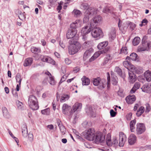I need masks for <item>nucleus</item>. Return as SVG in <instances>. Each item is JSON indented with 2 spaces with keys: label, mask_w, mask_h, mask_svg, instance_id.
Returning <instances> with one entry per match:
<instances>
[{
  "label": "nucleus",
  "mask_w": 151,
  "mask_h": 151,
  "mask_svg": "<svg viewBox=\"0 0 151 151\" xmlns=\"http://www.w3.org/2000/svg\"><path fill=\"white\" fill-rule=\"evenodd\" d=\"M28 103L30 108L33 110H37L39 107L37 99L34 95H31L29 96Z\"/></svg>",
  "instance_id": "nucleus-1"
},
{
  "label": "nucleus",
  "mask_w": 151,
  "mask_h": 151,
  "mask_svg": "<svg viewBox=\"0 0 151 151\" xmlns=\"http://www.w3.org/2000/svg\"><path fill=\"white\" fill-rule=\"evenodd\" d=\"M81 48V46L78 43L70 45L68 48L69 53L70 55H74Z\"/></svg>",
  "instance_id": "nucleus-2"
},
{
  "label": "nucleus",
  "mask_w": 151,
  "mask_h": 151,
  "mask_svg": "<svg viewBox=\"0 0 151 151\" xmlns=\"http://www.w3.org/2000/svg\"><path fill=\"white\" fill-rule=\"evenodd\" d=\"M102 17L100 16L94 17L90 21V27L93 28L94 27H96L98 24L99 23L102 21Z\"/></svg>",
  "instance_id": "nucleus-3"
},
{
  "label": "nucleus",
  "mask_w": 151,
  "mask_h": 151,
  "mask_svg": "<svg viewBox=\"0 0 151 151\" xmlns=\"http://www.w3.org/2000/svg\"><path fill=\"white\" fill-rule=\"evenodd\" d=\"M84 136L88 140L93 141L95 139V134L93 130L90 129L87 130H86Z\"/></svg>",
  "instance_id": "nucleus-4"
},
{
  "label": "nucleus",
  "mask_w": 151,
  "mask_h": 151,
  "mask_svg": "<svg viewBox=\"0 0 151 151\" xmlns=\"http://www.w3.org/2000/svg\"><path fill=\"white\" fill-rule=\"evenodd\" d=\"M151 47V42H142V44L138 46L137 51L139 52L148 50Z\"/></svg>",
  "instance_id": "nucleus-5"
},
{
  "label": "nucleus",
  "mask_w": 151,
  "mask_h": 151,
  "mask_svg": "<svg viewBox=\"0 0 151 151\" xmlns=\"http://www.w3.org/2000/svg\"><path fill=\"white\" fill-rule=\"evenodd\" d=\"M91 30V35L93 37L95 38L98 37L102 34L101 30L99 27H94L92 28Z\"/></svg>",
  "instance_id": "nucleus-6"
},
{
  "label": "nucleus",
  "mask_w": 151,
  "mask_h": 151,
  "mask_svg": "<svg viewBox=\"0 0 151 151\" xmlns=\"http://www.w3.org/2000/svg\"><path fill=\"white\" fill-rule=\"evenodd\" d=\"M127 140V137L125 134L121 132L119 133V145L120 147H123Z\"/></svg>",
  "instance_id": "nucleus-7"
},
{
  "label": "nucleus",
  "mask_w": 151,
  "mask_h": 151,
  "mask_svg": "<svg viewBox=\"0 0 151 151\" xmlns=\"http://www.w3.org/2000/svg\"><path fill=\"white\" fill-rule=\"evenodd\" d=\"M136 126V131L137 134H141L145 131V127L143 123H137Z\"/></svg>",
  "instance_id": "nucleus-8"
},
{
  "label": "nucleus",
  "mask_w": 151,
  "mask_h": 151,
  "mask_svg": "<svg viewBox=\"0 0 151 151\" xmlns=\"http://www.w3.org/2000/svg\"><path fill=\"white\" fill-rule=\"evenodd\" d=\"M105 139V137L103 136L101 133H99L95 134V139H93L96 144L103 142Z\"/></svg>",
  "instance_id": "nucleus-9"
},
{
  "label": "nucleus",
  "mask_w": 151,
  "mask_h": 151,
  "mask_svg": "<svg viewBox=\"0 0 151 151\" xmlns=\"http://www.w3.org/2000/svg\"><path fill=\"white\" fill-rule=\"evenodd\" d=\"M108 50L107 48L96 52L93 55L90 59L89 61L92 62L98 57L101 54L106 53Z\"/></svg>",
  "instance_id": "nucleus-10"
},
{
  "label": "nucleus",
  "mask_w": 151,
  "mask_h": 151,
  "mask_svg": "<svg viewBox=\"0 0 151 151\" xmlns=\"http://www.w3.org/2000/svg\"><path fill=\"white\" fill-rule=\"evenodd\" d=\"M77 32L76 29H69L66 33V37L69 39L73 38L75 36Z\"/></svg>",
  "instance_id": "nucleus-11"
},
{
  "label": "nucleus",
  "mask_w": 151,
  "mask_h": 151,
  "mask_svg": "<svg viewBox=\"0 0 151 151\" xmlns=\"http://www.w3.org/2000/svg\"><path fill=\"white\" fill-rule=\"evenodd\" d=\"M82 104L81 103H76L73 106L71 110V113L73 114L76 111H80L81 109Z\"/></svg>",
  "instance_id": "nucleus-12"
},
{
  "label": "nucleus",
  "mask_w": 151,
  "mask_h": 151,
  "mask_svg": "<svg viewBox=\"0 0 151 151\" xmlns=\"http://www.w3.org/2000/svg\"><path fill=\"white\" fill-rule=\"evenodd\" d=\"M128 74L129 75V79L131 83H133L136 80V78L135 74L133 73V70L132 69L131 70H128Z\"/></svg>",
  "instance_id": "nucleus-13"
},
{
  "label": "nucleus",
  "mask_w": 151,
  "mask_h": 151,
  "mask_svg": "<svg viewBox=\"0 0 151 151\" xmlns=\"http://www.w3.org/2000/svg\"><path fill=\"white\" fill-rule=\"evenodd\" d=\"M137 140V137L134 134H131L128 138V142L129 145H134Z\"/></svg>",
  "instance_id": "nucleus-14"
},
{
  "label": "nucleus",
  "mask_w": 151,
  "mask_h": 151,
  "mask_svg": "<svg viewBox=\"0 0 151 151\" xmlns=\"http://www.w3.org/2000/svg\"><path fill=\"white\" fill-rule=\"evenodd\" d=\"M41 60L43 62H46L53 65H55V61L51 58L48 56H44L43 58H42Z\"/></svg>",
  "instance_id": "nucleus-15"
},
{
  "label": "nucleus",
  "mask_w": 151,
  "mask_h": 151,
  "mask_svg": "<svg viewBox=\"0 0 151 151\" xmlns=\"http://www.w3.org/2000/svg\"><path fill=\"white\" fill-rule=\"evenodd\" d=\"M142 90L147 93H151V85L146 84L144 85L142 87Z\"/></svg>",
  "instance_id": "nucleus-16"
},
{
  "label": "nucleus",
  "mask_w": 151,
  "mask_h": 151,
  "mask_svg": "<svg viewBox=\"0 0 151 151\" xmlns=\"http://www.w3.org/2000/svg\"><path fill=\"white\" fill-rule=\"evenodd\" d=\"M136 99L135 96L133 95L127 96L126 98V100L128 104H131L135 101Z\"/></svg>",
  "instance_id": "nucleus-17"
},
{
  "label": "nucleus",
  "mask_w": 151,
  "mask_h": 151,
  "mask_svg": "<svg viewBox=\"0 0 151 151\" xmlns=\"http://www.w3.org/2000/svg\"><path fill=\"white\" fill-rule=\"evenodd\" d=\"M93 52V50L92 49H90L86 51L83 56V59L84 60H86L90 57Z\"/></svg>",
  "instance_id": "nucleus-18"
},
{
  "label": "nucleus",
  "mask_w": 151,
  "mask_h": 151,
  "mask_svg": "<svg viewBox=\"0 0 151 151\" xmlns=\"http://www.w3.org/2000/svg\"><path fill=\"white\" fill-rule=\"evenodd\" d=\"M92 28L90 27V28L88 29V26H85L81 30V32L83 37H84V35L89 33L91 30Z\"/></svg>",
  "instance_id": "nucleus-19"
},
{
  "label": "nucleus",
  "mask_w": 151,
  "mask_h": 151,
  "mask_svg": "<svg viewBox=\"0 0 151 151\" xmlns=\"http://www.w3.org/2000/svg\"><path fill=\"white\" fill-rule=\"evenodd\" d=\"M86 11H88V14L91 17L94 15L96 14L97 12V9L93 7H89Z\"/></svg>",
  "instance_id": "nucleus-20"
},
{
  "label": "nucleus",
  "mask_w": 151,
  "mask_h": 151,
  "mask_svg": "<svg viewBox=\"0 0 151 151\" xmlns=\"http://www.w3.org/2000/svg\"><path fill=\"white\" fill-rule=\"evenodd\" d=\"M70 108V107L66 104H63L62 108L63 113L65 114H67L69 112Z\"/></svg>",
  "instance_id": "nucleus-21"
},
{
  "label": "nucleus",
  "mask_w": 151,
  "mask_h": 151,
  "mask_svg": "<svg viewBox=\"0 0 151 151\" xmlns=\"http://www.w3.org/2000/svg\"><path fill=\"white\" fill-rule=\"evenodd\" d=\"M138 56L137 54L135 53H131L130 55V57L127 56L126 58V60H128L130 59L131 60L133 61H137Z\"/></svg>",
  "instance_id": "nucleus-22"
},
{
  "label": "nucleus",
  "mask_w": 151,
  "mask_h": 151,
  "mask_svg": "<svg viewBox=\"0 0 151 151\" xmlns=\"http://www.w3.org/2000/svg\"><path fill=\"white\" fill-rule=\"evenodd\" d=\"M144 78L148 82L151 81V72L149 70H147L144 73Z\"/></svg>",
  "instance_id": "nucleus-23"
},
{
  "label": "nucleus",
  "mask_w": 151,
  "mask_h": 151,
  "mask_svg": "<svg viewBox=\"0 0 151 151\" xmlns=\"http://www.w3.org/2000/svg\"><path fill=\"white\" fill-rule=\"evenodd\" d=\"M33 59L31 58H28L24 60V66L25 67L30 66L32 63Z\"/></svg>",
  "instance_id": "nucleus-24"
},
{
  "label": "nucleus",
  "mask_w": 151,
  "mask_h": 151,
  "mask_svg": "<svg viewBox=\"0 0 151 151\" xmlns=\"http://www.w3.org/2000/svg\"><path fill=\"white\" fill-rule=\"evenodd\" d=\"M45 73L48 75L49 78V81L50 83L52 85H54L55 84V82L54 78L52 77V75L49 72H45Z\"/></svg>",
  "instance_id": "nucleus-25"
},
{
  "label": "nucleus",
  "mask_w": 151,
  "mask_h": 151,
  "mask_svg": "<svg viewBox=\"0 0 151 151\" xmlns=\"http://www.w3.org/2000/svg\"><path fill=\"white\" fill-rule=\"evenodd\" d=\"M88 11H86L84 13V16L83 18V22L84 23L87 22L89 19V18L91 17L88 14Z\"/></svg>",
  "instance_id": "nucleus-26"
},
{
  "label": "nucleus",
  "mask_w": 151,
  "mask_h": 151,
  "mask_svg": "<svg viewBox=\"0 0 151 151\" xmlns=\"http://www.w3.org/2000/svg\"><path fill=\"white\" fill-rule=\"evenodd\" d=\"M81 79L83 85H88L90 83L89 79L85 76H83Z\"/></svg>",
  "instance_id": "nucleus-27"
},
{
  "label": "nucleus",
  "mask_w": 151,
  "mask_h": 151,
  "mask_svg": "<svg viewBox=\"0 0 151 151\" xmlns=\"http://www.w3.org/2000/svg\"><path fill=\"white\" fill-rule=\"evenodd\" d=\"M131 69L132 70H133L134 72H135L137 74H140L143 72L142 68H135L133 65H132Z\"/></svg>",
  "instance_id": "nucleus-28"
},
{
  "label": "nucleus",
  "mask_w": 151,
  "mask_h": 151,
  "mask_svg": "<svg viewBox=\"0 0 151 151\" xmlns=\"http://www.w3.org/2000/svg\"><path fill=\"white\" fill-rule=\"evenodd\" d=\"M22 133L23 136L24 137H27L28 134V131L27 126L23 125L22 128Z\"/></svg>",
  "instance_id": "nucleus-29"
},
{
  "label": "nucleus",
  "mask_w": 151,
  "mask_h": 151,
  "mask_svg": "<svg viewBox=\"0 0 151 151\" xmlns=\"http://www.w3.org/2000/svg\"><path fill=\"white\" fill-rule=\"evenodd\" d=\"M108 44V42L105 41L99 43L97 46V47L99 49H101L106 47Z\"/></svg>",
  "instance_id": "nucleus-30"
},
{
  "label": "nucleus",
  "mask_w": 151,
  "mask_h": 151,
  "mask_svg": "<svg viewBox=\"0 0 151 151\" xmlns=\"http://www.w3.org/2000/svg\"><path fill=\"white\" fill-rule=\"evenodd\" d=\"M3 116L6 118H9L10 117V115L9 114L7 109L5 107H3L2 109Z\"/></svg>",
  "instance_id": "nucleus-31"
},
{
  "label": "nucleus",
  "mask_w": 151,
  "mask_h": 151,
  "mask_svg": "<svg viewBox=\"0 0 151 151\" xmlns=\"http://www.w3.org/2000/svg\"><path fill=\"white\" fill-rule=\"evenodd\" d=\"M113 57L111 56L110 54H107L106 55V57L104 59V60L102 63L103 65H104L106 64L108 61L111 60L112 59Z\"/></svg>",
  "instance_id": "nucleus-32"
},
{
  "label": "nucleus",
  "mask_w": 151,
  "mask_h": 151,
  "mask_svg": "<svg viewBox=\"0 0 151 151\" xmlns=\"http://www.w3.org/2000/svg\"><path fill=\"white\" fill-rule=\"evenodd\" d=\"M106 142L108 146H110L112 145V142L111 139V135L109 134H108L106 138Z\"/></svg>",
  "instance_id": "nucleus-33"
},
{
  "label": "nucleus",
  "mask_w": 151,
  "mask_h": 151,
  "mask_svg": "<svg viewBox=\"0 0 151 151\" xmlns=\"http://www.w3.org/2000/svg\"><path fill=\"white\" fill-rule=\"evenodd\" d=\"M136 123V121L135 119L131 121L130 123V127L131 132H133L134 131L135 129V125Z\"/></svg>",
  "instance_id": "nucleus-34"
},
{
  "label": "nucleus",
  "mask_w": 151,
  "mask_h": 151,
  "mask_svg": "<svg viewBox=\"0 0 151 151\" xmlns=\"http://www.w3.org/2000/svg\"><path fill=\"white\" fill-rule=\"evenodd\" d=\"M140 39L139 37H135L133 40V45H138L140 42Z\"/></svg>",
  "instance_id": "nucleus-35"
},
{
  "label": "nucleus",
  "mask_w": 151,
  "mask_h": 151,
  "mask_svg": "<svg viewBox=\"0 0 151 151\" xmlns=\"http://www.w3.org/2000/svg\"><path fill=\"white\" fill-rule=\"evenodd\" d=\"M110 38L112 40H114L116 36V32L115 30H113L109 35Z\"/></svg>",
  "instance_id": "nucleus-36"
},
{
  "label": "nucleus",
  "mask_w": 151,
  "mask_h": 151,
  "mask_svg": "<svg viewBox=\"0 0 151 151\" xmlns=\"http://www.w3.org/2000/svg\"><path fill=\"white\" fill-rule=\"evenodd\" d=\"M144 111V108L143 106H141L138 109L136 113L137 115L139 116H140Z\"/></svg>",
  "instance_id": "nucleus-37"
},
{
  "label": "nucleus",
  "mask_w": 151,
  "mask_h": 151,
  "mask_svg": "<svg viewBox=\"0 0 151 151\" xmlns=\"http://www.w3.org/2000/svg\"><path fill=\"white\" fill-rule=\"evenodd\" d=\"M31 50L32 53L36 54L39 52L40 51V49L39 48L32 47L31 48Z\"/></svg>",
  "instance_id": "nucleus-38"
},
{
  "label": "nucleus",
  "mask_w": 151,
  "mask_h": 151,
  "mask_svg": "<svg viewBox=\"0 0 151 151\" xmlns=\"http://www.w3.org/2000/svg\"><path fill=\"white\" fill-rule=\"evenodd\" d=\"M69 96L68 95H63L62 96L60 99V101L63 102L65 101L68 100L69 99Z\"/></svg>",
  "instance_id": "nucleus-39"
},
{
  "label": "nucleus",
  "mask_w": 151,
  "mask_h": 151,
  "mask_svg": "<svg viewBox=\"0 0 151 151\" xmlns=\"http://www.w3.org/2000/svg\"><path fill=\"white\" fill-rule=\"evenodd\" d=\"M123 65L125 68H127L128 70H129V66L132 67V65H131L130 63L128 61H124L123 62Z\"/></svg>",
  "instance_id": "nucleus-40"
},
{
  "label": "nucleus",
  "mask_w": 151,
  "mask_h": 151,
  "mask_svg": "<svg viewBox=\"0 0 151 151\" xmlns=\"http://www.w3.org/2000/svg\"><path fill=\"white\" fill-rule=\"evenodd\" d=\"M100 79L99 78L94 79L93 81V85L96 86H98L100 83Z\"/></svg>",
  "instance_id": "nucleus-41"
},
{
  "label": "nucleus",
  "mask_w": 151,
  "mask_h": 151,
  "mask_svg": "<svg viewBox=\"0 0 151 151\" xmlns=\"http://www.w3.org/2000/svg\"><path fill=\"white\" fill-rule=\"evenodd\" d=\"M16 79L17 82H18L19 85H21V82L22 80V78H21V75L19 73H17L16 76Z\"/></svg>",
  "instance_id": "nucleus-42"
},
{
  "label": "nucleus",
  "mask_w": 151,
  "mask_h": 151,
  "mask_svg": "<svg viewBox=\"0 0 151 151\" xmlns=\"http://www.w3.org/2000/svg\"><path fill=\"white\" fill-rule=\"evenodd\" d=\"M50 110L49 108L41 110V113L44 115H49L50 114Z\"/></svg>",
  "instance_id": "nucleus-43"
},
{
  "label": "nucleus",
  "mask_w": 151,
  "mask_h": 151,
  "mask_svg": "<svg viewBox=\"0 0 151 151\" xmlns=\"http://www.w3.org/2000/svg\"><path fill=\"white\" fill-rule=\"evenodd\" d=\"M72 14L75 16L78 17L81 14V12L79 10L75 9L73 11Z\"/></svg>",
  "instance_id": "nucleus-44"
},
{
  "label": "nucleus",
  "mask_w": 151,
  "mask_h": 151,
  "mask_svg": "<svg viewBox=\"0 0 151 151\" xmlns=\"http://www.w3.org/2000/svg\"><path fill=\"white\" fill-rule=\"evenodd\" d=\"M107 87L108 88H109L110 87V74L109 73H107Z\"/></svg>",
  "instance_id": "nucleus-45"
},
{
  "label": "nucleus",
  "mask_w": 151,
  "mask_h": 151,
  "mask_svg": "<svg viewBox=\"0 0 151 151\" xmlns=\"http://www.w3.org/2000/svg\"><path fill=\"white\" fill-rule=\"evenodd\" d=\"M115 71L120 76H122L121 69L119 67H116L115 69Z\"/></svg>",
  "instance_id": "nucleus-46"
},
{
  "label": "nucleus",
  "mask_w": 151,
  "mask_h": 151,
  "mask_svg": "<svg viewBox=\"0 0 151 151\" xmlns=\"http://www.w3.org/2000/svg\"><path fill=\"white\" fill-rule=\"evenodd\" d=\"M61 132L62 133L63 135H64L65 134L66 132V129L65 127L63 125H61V126L59 127Z\"/></svg>",
  "instance_id": "nucleus-47"
},
{
  "label": "nucleus",
  "mask_w": 151,
  "mask_h": 151,
  "mask_svg": "<svg viewBox=\"0 0 151 151\" xmlns=\"http://www.w3.org/2000/svg\"><path fill=\"white\" fill-rule=\"evenodd\" d=\"M78 25V23L77 21H76L73 22L70 24V27L72 28L73 29H75L76 28L77 26Z\"/></svg>",
  "instance_id": "nucleus-48"
},
{
  "label": "nucleus",
  "mask_w": 151,
  "mask_h": 151,
  "mask_svg": "<svg viewBox=\"0 0 151 151\" xmlns=\"http://www.w3.org/2000/svg\"><path fill=\"white\" fill-rule=\"evenodd\" d=\"M88 4L87 3H83L81 5L80 7L81 9L85 10L89 8L88 7Z\"/></svg>",
  "instance_id": "nucleus-49"
},
{
  "label": "nucleus",
  "mask_w": 151,
  "mask_h": 151,
  "mask_svg": "<svg viewBox=\"0 0 151 151\" xmlns=\"http://www.w3.org/2000/svg\"><path fill=\"white\" fill-rule=\"evenodd\" d=\"M127 49L126 47H123L121 50V53L126 54L127 53Z\"/></svg>",
  "instance_id": "nucleus-50"
},
{
  "label": "nucleus",
  "mask_w": 151,
  "mask_h": 151,
  "mask_svg": "<svg viewBox=\"0 0 151 151\" xmlns=\"http://www.w3.org/2000/svg\"><path fill=\"white\" fill-rule=\"evenodd\" d=\"M112 142V145L113 144L117 145L118 144H119L118 140L117 139V138L116 137H113Z\"/></svg>",
  "instance_id": "nucleus-51"
},
{
  "label": "nucleus",
  "mask_w": 151,
  "mask_h": 151,
  "mask_svg": "<svg viewBox=\"0 0 151 151\" xmlns=\"http://www.w3.org/2000/svg\"><path fill=\"white\" fill-rule=\"evenodd\" d=\"M129 25L130 28L132 30H133L136 26V25L134 23L131 22H129Z\"/></svg>",
  "instance_id": "nucleus-52"
},
{
  "label": "nucleus",
  "mask_w": 151,
  "mask_h": 151,
  "mask_svg": "<svg viewBox=\"0 0 151 151\" xmlns=\"http://www.w3.org/2000/svg\"><path fill=\"white\" fill-rule=\"evenodd\" d=\"M12 94L15 99H17L18 98L17 92L15 90L12 91Z\"/></svg>",
  "instance_id": "nucleus-53"
},
{
  "label": "nucleus",
  "mask_w": 151,
  "mask_h": 151,
  "mask_svg": "<svg viewBox=\"0 0 151 151\" xmlns=\"http://www.w3.org/2000/svg\"><path fill=\"white\" fill-rule=\"evenodd\" d=\"M103 12L104 13H106L107 14L111 13L110 9L107 7H106L104 8L103 10Z\"/></svg>",
  "instance_id": "nucleus-54"
},
{
  "label": "nucleus",
  "mask_w": 151,
  "mask_h": 151,
  "mask_svg": "<svg viewBox=\"0 0 151 151\" xmlns=\"http://www.w3.org/2000/svg\"><path fill=\"white\" fill-rule=\"evenodd\" d=\"M67 76L66 75H63L61 78L60 81L59 83V84H60L63 82L65 81L67 78Z\"/></svg>",
  "instance_id": "nucleus-55"
},
{
  "label": "nucleus",
  "mask_w": 151,
  "mask_h": 151,
  "mask_svg": "<svg viewBox=\"0 0 151 151\" xmlns=\"http://www.w3.org/2000/svg\"><path fill=\"white\" fill-rule=\"evenodd\" d=\"M28 138L29 140L32 142L33 139V136L32 133L29 132L28 135Z\"/></svg>",
  "instance_id": "nucleus-56"
},
{
  "label": "nucleus",
  "mask_w": 151,
  "mask_h": 151,
  "mask_svg": "<svg viewBox=\"0 0 151 151\" xmlns=\"http://www.w3.org/2000/svg\"><path fill=\"white\" fill-rule=\"evenodd\" d=\"M140 87V84L139 83V82H136L134 84L133 87L135 88V89L137 90Z\"/></svg>",
  "instance_id": "nucleus-57"
},
{
  "label": "nucleus",
  "mask_w": 151,
  "mask_h": 151,
  "mask_svg": "<svg viewBox=\"0 0 151 151\" xmlns=\"http://www.w3.org/2000/svg\"><path fill=\"white\" fill-rule=\"evenodd\" d=\"M129 26V21L124 23L123 25V28L125 30L127 29Z\"/></svg>",
  "instance_id": "nucleus-58"
},
{
  "label": "nucleus",
  "mask_w": 151,
  "mask_h": 151,
  "mask_svg": "<svg viewBox=\"0 0 151 151\" xmlns=\"http://www.w3.org/2000/svg\"><path fill=\"white\" fill-rule=\"evenodd\" d=\"M110 114L111 117H114L116 116V113L113 110L111 109L110 111Z\"/></svg>",
  "instance_id": "nucleus-59"
},
{
  "label": "nucleus",
  "mask_w": 151,
  "mask_h": 151,
  "mask_svg": "<svg viewBox=\"0 0 151 151\" xmlns=\"http://www.w3.org/2000/svg\"><path fill=\"white\" fill-rule=\"evenodd\" d=\"M65 63L68 65H69L71 63V60L68 58H66L65 59Z\"/></svg>",
  "instance_id": "nucleus-60"
},
{
  "label": "nucleus",
  "mask_w": 151,
  "mask_h": 151,
  "mask_svg": "<svg viewBox=\"0 0 151 151\" xmlns=\"http://www.w3.org/2000/svg\"><path fill=\"white\" fill-rule=\"evenodd\" d=\"M118 94L119 96L123 97L124 96L123 93L122 91L119 90L118 92Z\"/></svg>",
  "instance_id": "nucleus-61"
},
{
  "label": "nucleus",
  "mask_w": 151,
  "mask_h": 151,
  "mask_svg": "<svg viewBox=\"0 0 151 151\" xmlns=\"http://www.w3.org/2000/svg\"><path fill=\"white\" fill-rule=\"evenodd\" d=\"M17 106L18 108L19 109H21L22 107V103L19 101L17 104Z\"/></svg>",
  "instance_id": "nucleus-62"
},
{
  "label": "nucleus",
  "mask_w": 151,
  "mask_h": 151,
  "mask_svg": "<svg viewBox=\"0 0 151 151\" xmlns=\"http://www.w3.org/2000/svg\"><path fill=\"white\" fill-rule=\"evenodd\" d=\"M76 43L78 42L76 41H75L73 39H72L69 41V43L70 44V45L75 44Z\"/></svg>",
  "instance_id": "nucleus-63"
},
{
  "label": "nucleus",
  "mask_w": 151,
  "mask_h": 151,
  "mask_svg": "<svg viewBox=\"0 0 151 151\" xmlns=\"http://www.w3.org/2000/svg\"><path fill=\"white\" fill-rule=\"evenodd\" d=\"M132 115V113H130L128 114L127 115V119L128 120H131Z\"/></svg>",
  "instance_id": "nucleus-64"
}]
</instances>
